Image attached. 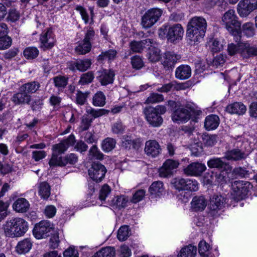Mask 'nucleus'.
Returning <instances> with one entry per match:
<instances>
[{"label": "nucleus", "instance_id": "nucleus-34", "mask_svg": "<svg viewBox=\"0 0 257 257\" xmlns=\"http://www.w3.org/2000/svg\"><path fill=\"white\" fill-rule=\"evenodd\" d=\"M115 250L114 247L107 246L101 248L96 252L92 257H115Z\"/></svg>", "mask_w": 257, "mask_h": 257}, {"label": "nucleus", "instance_id": "nucleus-21", "mask_svg": "<svg viewBox=\"0 0 257 257\" xmlns=\"http://www.w3.org/2000/svg\"><path fill=\"white\" fill-rule=\"evenodd\" d=\"M240 55L244 59L257 56V45H250L248 44L241 45Z\"/></svg>", "mask_w": 257, "mask_h": 257}, {"label": "nucleus", "instance_id": "nucleus-29", "mask_svg": "<svg viewBox=\"0 0 257 257\" xmlns=\"http://www.w3.org/2000/svg\"><path fill=\"white\" fill-rule=\"evenodd\" d=\"M180 58L179 55L176 54L173 52H167L164 54L163 64L168 68L172 67L174 66L177 60L180 59Z\"/></svg>", "mask_w": 257, "mask_h": 257}, {"label": "nucleus", "instance_id": "nucleus-26", "mask_svg": "<svg viewBox=\"0 0 257 257\" xmlns=\"http://www.w3.org/2000/svg\"><path fill=\"white\" fill-rule=\"evenodd\" d=\"M237 11L240 17L246 18L253 10L248 4L247 0H241L237 5Z\"/></svg>", "mask_w": 257, "mask_h": 257}, {"label": "nucleus", "instance_id": "nucleus-12", "mask_svg": "<svg viewBox=\"0 0 257 257\" xmlns=\"http://www.w3.org/2000/svg\"><path fill=\"white\" fill-rule=\"evenodd\" d=\"M40 41L41 47L44 50L52 48L55 44L54 34L50 29L44 31L41 34Z\"/></svg>", "mask_w": 257, "mask_h": 257}, {"label": "nucleus", "instance_id": "nucleus-31", "mask_svg": "<svg viewBox=\"0 0 257 257\" xmlns=\"http://www.w3.org/2000/svg\"><path fill=\"white\" fill-rule=\"evenodd\" d=\"M32 243L29 238H26L18 243L16 250L20 254L26 253L29 251Z\"/></svg>", "mask_w": 257, "mask_h": 257}, {"label": "nucleus", "instance_id": "nucleus-15", "mask_svg": "<svg viewBox=\"0 0 257 257\" xmlns=\"http://www.w3.org/2000/svg\"><path fill=\"white\" fill-rule=\"evenodd\" d=\"M248 155L238 148L228 150L224 154L223 158L230 161H238L244 160Z\"/></svg>", "mask_w": 257, "mask_h": 257}, {"label": "nucleus", "instance_id": "nucleus-41", "mask_svg": "<svg viewBox=\"0 0 257 257\" xmlns=\"http://www.w3.org/2000/svg\"><path fill=\"white\" fill-rule=\"evenodd\" d=\"M117 52L115 50L110 49L105 52H102L98 56L97 60L98 61H103L104 60L108 59L111 61L114 59L116 57Z\"/></svg>", "mask_w": 257, "mask_h": 257}, {"label": "nucleus", "instance_id": "nucleus-51", "mask_svg": "<svg viewBox=\"0 0 257 257\" xmlns=\"http://www.w3.org/2000/svg\"><path fill=\"white\" fill-rule=\"evenodd\" d=\"M110 110L104 109H95L92 107H89L86 109V112L91 115L94 118L99 117L103 115L107 114Z\"/></svg>", "mask_w": 257, "mask_h": 257}, {"label": "nucleus", "instance_id": "nucleus-38", "mask_svg": "<svg viewBox=\"0 0 257 257\" xmlns=\"http://www.w3.org/2000/svg\"><path fill=\"white\" fill-rule=\"evenodd\" d=\"M106 97L102 91L97 92L93 96L92 104L95 106L102 107L106 103Z\"/></svg>", "mask_w": 257, "mask_h": 257}, {"label": "nucleus", "instance_id": "nucleus-50", "mask_svg": "<svg viewBox=\"0 0 257 257\" xmlns=\"http://www.w3.org/2000/svg\"><path fill=\"white\" fill-rule=\"evenodd\" d=\"M203 143L205 146L207 147H212L216 144L217 142V136L215 135H205L202 137Z\"/></svg>", "mask_w": 257, "mask_h": 257}, {"label": "nucleus", "instance_id": "nucleus-62", "mask_svg": "<svg viewBox=\"0 0 257 257\" xmlns=\"http://www.w3.org/2000/svg\"><path fill=\"white\" fill-rule=\"evenodd\" d=\"M92 122V119H90L86 116H83L82 117L81 124L80 125V130L81 132L87 130L90 126Z\"/></svg>", "mask_w": 257, "mask_h": 257}, {"label": "nucleus", "instance_id": "nucleus-35", "mask_svg": "<svg viewBox=\"0 0 257 257\" xmlns=\"http://www.w3.org/2000/svg\"><path fill=\"white\" fill-rule=\"evenodd\" d=\"M196 253V247L190 244L181 249L178 257H194Z\"/></svg>", "mask_w": 257, "mask_h": 257}, {"label": "nucleus", "instance_id": "nucleus-53", "mask_svg": "<svg viewBox=\"0 0 257 257\" xmlns=\"http://www.w3.org/2000/svg\"><path fill=\"white\" fill-rule=\"evenodd\" d=\"M111 191V188L106 184H104L99 190V199L101 201H105Z\"/></svg>", "mask_w": 257, "mask_h": 257}, {"label": "nucleus", "instance_id": "nucleus-7", "mask_svg": "<svg viewBox=\"0 0 257 257\" xmlns=\"http://www.w3.org/2000/svg\"><path fill=\"white\" fill-rule=\"evenodd\" d=\"M226 198L220 195H214L210 198L208 207V214L212 217L219 215V211L223 209L226 203Z\"/></svg>", "mask_w": 257, "mask_h": 257}, {"label": "nucleus", "instance_id": "nucleus-23", "mask_svg": "<svg viewBox=\"0 0 257 257\" xmlns=\"http://www.w3.org/2000/svg\"><path fill=\"white\" fill-rule=\"evenodd\" d=\"M226 110L231 114L243 115L246 111V107L242 102H235L228 105Z\"/></svg>", "mask_w": 257, "mask_h": 257}, {"label": "nucleus", "instance_id": "nucleus-32", "mask_svg": "<svg viewBox=\"0 0 257 257\" xmlns=\"http://www.w3.org/2000/svg\"><path fill=\"white\" fill-rule=\"evenodd\" d=\"M92 64L90 59H78L74 63V66L79 71L84 72L88 70Z\"/></svg>", "mask_w": 257, "mask_h": 257}, {"label": "nucleus", "instance_id": "nucleus-4", "mask_svg": "<svg viewBox=\"0 0 257 257\" xmlns=\"http://www.w3.org/2000/svg\"><path fill=\"white\" fill-rule=\"evenodd\" d=\"M196 110L191 104H187L184 107L176 109L172 114V120L177 123H184L190 119L191 116L196 114Z\"/></svg>", "mask_w": 257, "mask_h": 257}, {"label": "nucleus", "instance_id": "nucleus-11", "mask_svg": "<svg viewBox=\"0 0 257 257\" xmlns=\"http://www.w3.org/2000/svg\"><path fill=\"white\" fill-rule=\"evenodd\" d=\"M179 162L172 159L167 160L159 169V175L161 177H169L171 176L174 170L178 167Z\"/></svg>", "mask_w": 257, "mask_h": 257}, {"label": "nucleus", "instance_id": "nucleus-52", "mask_svg": "<svg viewBox=\"0 0 257 257\" xmlns=\"http://www.w3.org/2000/svg\"><path fill=\"white\" fill-rule=\"evenodd\" d=\"M172 184L174 188L179 191L185 190L186 179L176 178L172 180Z\"/></svg>", "mask_w": 257, "mask_h": 257}, {"label": "nucleus", "instance_id": "nucleus-30", "mask_svg": "<svg viewBox=\"0 0 257 257\" xmlns=\"http://www.w3.org/2000/svg\"><path fill=\"white\" fill-rule=\"evenodd\" d=\"M40 84L39 82L33 81L23 84L20 87V90L25 91L27 94L34 93L39 89Z\"/></svg>", "mask_w": 257, "mask_h": 257}, {"label": "nucleus", "instance_id": "nucleus-28", "mask_svg": "<svg viewBox=\"0 0 257 257\" xmlns=\"http://www.w3.org/2000/svg\"><path fill=\"white\" fill-rule=\"evenodd\" d=\"M149 191L152 198L160 197L164 191L163 182L160 181L153 182L149 187Z\"/></svg>", "mask_w": 257, "mask_h": 257}, {"label": "nucleus", "instance_id": "nucleus-16", "mask_svg": "<svg viewBox=\"0 0 257 257\" xmlns=\"http://www.w3.org/2000/svg\"><path fill=\"white\" fill-rule=\"evenodd\" d=\"M166 37L171 42H174L177 40L181 39L184 33V30L179 24L174 25L167 29Z\"/></svg>", "mask_w": 257, "mask_h": 257}, {"label": "nucleus", "instance_id": "nucleus-5", "mask_svg": "<svg viewBox=\"0 0 257 257\" xmlns=\"http://www.w3.org/2000/svg\"><path fill=\"white\" fill-rule=\"evenodd\" d=\"M231 186L232 197L235 200L239 201L245 198L252 185L247 181H235Z\"/></svg>", "mask_w": 257, "mask_h": 257}, {"label": "nucleus", "instance_id": "nucleus-45", "mask_svg": "<svg viewBox=\"0 0 257 257\" xmlns=\"http://www.w3.org/2000/svg\"><path fill=\"white\" fill-rule=\"evenodd\" d=\"M103 154L96 145H93L89 151L88 157L90 160H101L103 159Z\"/></svg>", "mask_w": 257, "mask_h": 257}, {"label": "nucleus", "instance_id": "nucleus-1", "mask_svg": "<svg viewBox=\"0 0 257 257\" xmlns=\"http://www.w3.org/2000/svg\"><path fill=\"white\" fill-rule=\"evenodd\" d=\"M207 28V22L201 17L192 18L188 25L187 36L191 42H199L205 35Z\"/></svg>", "mask_w": 257, "mask_h": 257}, {"label": "nucleus", "instance_id": "nucleus-25", "mask_svg": "<svg viewBox=\"0 0 257 257\" xmlns=\"http://www.w3.org/2000/svg\"><path fill=\"white\" fill-rule=\"evenodd\" d=\"M28 201L24 198H19L13 204V208L17 212H26L30 208Z\"/></svg>", "mask_w": 257, "mask_h": 257}, {"label": "nucleus", "instance_id": "nucleus-47", "mask_svg": "<svg viewBox=\"0 0 257 257\" xmlns=\"http://www.w3.org/2000/svg\"><path fill=\"white\" fill-rule=\"evenodd\" d=\"M90 92L85 91L83 92L81 91H78L76 94V102L80 105H84L87 102V99L89 96Z\"/></svg>", "mask_w": 257, "mask_h": 257}, {"label": "nucleus", "instance_id": "nucleus-59", "mask_svg": "<svg viewBox=\"0 0 257 257\" xmlns=\"http://www.w3.org/2000/svg\"><path fill=\"white\" fill-rule=\"evenodd\" d=\"M198 189V183L195 180L186 179L185 190L196 191Z\"/></svg>", "mask_w": 257, "mask_h": 257}, {"label": "nucleus", "instance_id": "nucleus-57", "mask_svg": "<svg viewBox=\"0 0 257 257\" xmlns=\"http://www.w3.org/2000/svg\"><path fill=\"white\" fill-rule=\"evenodd\" d=\"M241 44H237V45L234 44L233 43H231L228 44L227 47V52L228 54L230 56H233L237 54V53H239L240 54V51H241Z\"/></svg>", "mask_w": 257, "mask_h": 257}, {"label": "nucleus", "instance_id": "nucleus-9", "mask_svg": "<svg viewBox=\"0 0 257 257\" xmlns=\"http://www.w3.org/2000/svg\"><path fill=\"white\" fill-rule=\"evenodd\" d=\"M107 170L105 166L100 163H94L88 170L90 178L96 182H101L104 178Z\"/></svg>", "mask_w": 257, "mask_h": 257}, {"label": "nucleus", "instance_id": "nucleus-19", "mask_svg": "<svg viewBox=\"0 0 257 257\" xmlns=\"http://www.w3.org/2000/svg\"><path fill=\"white\" fill-rule=\"evenodd\" d=\"M207 166L210 168H215L218 170L230 171L231 167L227 163L224 162L221 158H213L207 162Z\"/></svg>", "mask_w": 257, "mask_h": 257}, {"label": "nucleus", "instance_id": "nucleus-36", "mask_svg": "<svg viewBox=\"0 0 257 257\" xmlns=\"http://www.w3.org/2000/svg\"><path fill=\"white\" fill-rule=\"evenodd\" d=\"M92 46L82 40L79 41L75 48V51L79 55H84L90 51Z\"/></svg>", "mask_w": 257, "mask_h": 257}, {"label": "nucleus", "instance_id": "nucleus-56", "mask_svg": "<svg viewBox=\"0 0 257 257\" xmlns=\"http://www.w3.org/2000/svg\"><path fill=\"white\" fill-rule=\"evenodd\" d=\"M12 39L8 36L0 37V50H4L9 48L12 45Z\"/></svg>", "mask_w": 257, "mask_h": 257}, {"label": "nucleus", "instance_id": "nucleus-39", "mask_svg": "<svg viewBox=\"0 0 257 257\" xmlns=\"http://www.w3.org/2000/svg\"><path fill=\"white\" fill-rule=\"evenodd\" d=\"M116 141L111 138L105 139L101 143V148L105 152H109L115 147Z\"/></svg>", "mask_w": 257, "mask_h": 257}, {"label": "nucleus", "instance_id": "nucleus-58", "mask_svg": "<svg viewBox=\"0 0 257 257\" xmlns=\"http://www.w3.org/2000/svg\"><path fill=\"white\" fill-rule=\"evenodd\" d=\"M55 86L58 88H64L67 84V79L64 76H58L54 78Z\"/></svg>", "mask_w": 257, "mask_h": 257}, {"label": "nucleus", "instance_id": "nucleus-10", "mask_svg": "<svg viewBox=\"0 0 257 257\" xmlns=\"http://www.w3.org/2000/svg\"><path fill=\"white\" fill-rule=\"evenodd\" d=\"M144 113L148 123L153 127H159L163 123V119L159 115L152 107H147L144 109Z\"/></svg>", "mask_w": 257, "mask_h": 257}, {"label": "nucleus", "instance_id": "nucleus-64", "mask_svg": "<svg viewBox=\"0 0 257 257\" xmlns=\"http://www.w3.org/2000/svg\"><path fill=\"white\" fill-rule=\"evenodd\" d=\"M131 63L133 67L136 69H140L144 66V63L142 58L137 55L132 58Z\"/></svg>", "mask_w": 257, "mask_h": 257}, {"label": "nucleus", "instance_id": "nucleus-6", "mask_svg": "<svg viewBox=\"0 0 257 257\" xmlns=\"http://www.w3.org/2000/svg\"><path fill=\"white\" fill-rule=\"evenodd\" d=\"M163 11L161 9L154 8L148 10L142 16L141 25L145 29L152 27L159 20Z\"/></svg>", "mask_w": 257, "mask_h": 257}, {"label": "nucleus", "instance_id": "nucleus-18", "mask_svg": "<svg viewBox=\"0 0 257 257\" xmlns=\"http://www.w3.org/2000/svg\"><path fill=\"white\" fill-rule=\"evenodd\" d=\"M154 41L152 39H147L139 41H134L130 43L131 49L136 53H141L145 49L150 48L152 47Z\"/></svg>", "mask_w": 257, "mask_h": 257}, {"label": "nucleus", "instance_id": "nucleus-49", "mask_svg": "<svg viewBox=\"0 0 257 257\" xmlns=\"http://www.w3.org/2000/svg\"><path fill=\"white\" fill-rule=\"evenodd\" d=\"M39 53V51L36 47H29L26 48L24 51L25 57L28 59H33L36 58Z\"/></svg>", "mask_w": 257, "mask_h": 257}, {"label": "nucleus", "instance_id": "nucleus-46", "mask_svg": "<svg viewBox=\"0 0 257 257\" xmlns=\"http://www.w3.org/2000/svg\"><path fill=\"white\" fill-rule=\"evenodd\" d=\"M59 155L58 154L53 153L51 158L49 162L50 167L65 166V164L63 162V158L59 157Z\"/></svg>", "mask_w": 257, "mask_h": 257}, {"label": "nucleus", "instance_id": "nucleus-14", "mask_svg": "<svg viewBox=\"0 0 257 257\" xmlns=\"http://www.w3.org/2000/svg\"><path fill=\"white\" fill-rule=\"evenodd\" d=\"M206 167L203 164L192 163L183 169V172L187 176H199L206 170Z\"/></svg>", "mask_w": 257, "mask_h": 257}, {"label": "nucleus", "instance_id": "nucleus-3", "mask_svg": "<svg viewBox=\"0 0 257 257\" xmlns=\"http://www.w3.org/2000/svg\"><path fill=\"white\" fill-rule=\"evenodd\" d=\"M222 23L226 29L234 36L235 41H240L241 23L238 21L234 10L230 9L225 13L222 18Z\"/></svg>", "mask_w": 257, "mask_h": 257}, {"label": "nucleus", "instance_id": "nucleus-22", "mask_svg": "<svg viewBox=\"0 0 257 257\" xmlns=\"http://www.w3.org/2000/svg\"><path fill=\"white\" fill-rule=\"evenodd\" d=\"M206 205L207 201L202 196L194 197L191 202V208L196 212L203 211Z\"/></svg>", "mask_w": 257, "mask_h": 257}, {"label": "nucleus", "instance_id": "nucleus-48", "mask_svg": "<svg viewBox=\"0 0 257 257\" xmlns=\"http://www.w3.org/2000/svg\"><path fill=\"white\" fill-rule=\"evenodd\" d=\"M94 78V74L92 71H89L83 73L80 78L79 83L84 85L91 83Z\"/></svg>", "mask_w": 257, "mask_h": 257}, {"label": "nucleus", "instance_id": "nucleus-40", "mask_svg": "<svg viewBox=\"0 0 257 257\" xmlns=\"http://www.w3.org/2000/svg\"><path fill=\"white\" fill-rule=\"evenodd\" d=\"M128 201V198L124 196H117L111 200V204L118 209H121L126 206Z\"/></svg>", "mask_w": 257, "mask_h": 257}, {"label": "nucleus", "instance_id": "nucleus-13", "mask_svg": "<svg viewBox=\"0 0 257 257\" xmlns=\"http://www.w3.org/2000/svg\"><path fill=\"white\" fill-rule=\"evenodd\" d=\"M115 73L110 69H102L97 71L96 79L102 85L105 86L113 82Z\"/></svg>", "mask_w": 257, "mask_h": 257}, {"label": "nucleus", "instance_id": "nucleus-27", "mask_svg": "<svg viewBox=\"0 0 257 257\" xmlns=\"http://www.w3.org/2000/svg\"><path fill=\"white\" fill-rule=\"evenodd\" d=\"M219 118L217 115L210 114L206 117L204 127L208 131L216 129L219 125Z\"/></svg>", "mask_w": 257, "mask_h": 257}, {"label": "nucleus", "instance_id": "nucleus-61", "mask_svg": "<svg viewBox=\"0 0 257 257\" xmlns=\"http://www.w3.org/2000/svg\"><path fill=\"white\" fill-rule=\"evenodd\" d=\"M63 162L65 166L67 165H74L78 161V157L76 154L71 153L63 157Z\"/></svg>", "mask_w": 257, "mask_h": 257}, {"label": "nucleus", "instance_id": "nucleus-63", "mask_svg": "<svg viewBox=\"0 0 257 257\" xmlns=\"http://www.w3.org/2000/svg\"><path fill=\"white\" fill-rule=\"evenodd\" d=\"M145 191L143 189H140L137 191L133 196L131 202L134 203H137L144 198L145 195Z\"/></svg>", "mask_w": 257, "mask_h": 257}, {"label": "nucleus", "instance_id": "nucleus-42", "mask_svg": "<svg viewBox=\"0 0 257 257\" xmlns=\"http://www.w3.org/2000/svg\"><path fill=\"white\" fill-rule=\"evenodd\" d=\"M240 30L242 33L247 37H251L255 34L254 25L251 22H247L243 24Z\"/></svg>", "mask_w": 257, "mask_h": 257}, {"label": "nucleus", "instance_id": "nucleus-33", "mask_svg": "<svg viewBox=\"0 0 257 257\" xmlns=\"http://www.w3.org/2000/svg\"><path fill=\"white\" fill-rule=\"evenodd\" d=\"M210 246L205 241L201 240L198 244V251L201 257H214L210 252Z\"/></svg>", "mask_w": 257, "mask_h": 257}, {"label": "nucleus", "instance_id": "nucleus-2", "mask_svg": "<svg viewBox=\"0 0 257 257\" xmlns=\"http://www.w3.org/2000/svg\"><path fill=\"white\" fill-rule=\"evenodd\" d=\"M3 228L6 236L20 237L23 235L28 229L27 222L22 218H15L6 222Z\"/></svg>", "mask_w": 257, "mask_h": 257}, {"label": "nucleus", "instance_id": "nucleus-37", "mask_svg": "<svg viewBox=\"0 0 257 257\" xmlns=\"http://www.w3.org/2000/svg\"><path fill=\"white\" fill-rule=\"evenodd\" d=\"M50 186L46 182H42L39 184L38 192L42 198L48 199L50 195Z\"/></svg>", "mask_w": 257, "mask_h": 257}, {"label": "nucleus", "instance_id": "nucleus-17", "mask_svg": "<svg viewBox=\"0 0 257 257\" xmlns=\"http://www.w3.org/2000/svg\"><path fill=\"white\" fill-rule=\"evenodd\" d=\"M144 151L147 156L155 158L161 153V148L156 141L149 140L145 143Z\"/></svg>", "mask_w": 257, "mask_h": 257}, {"label": "nucleus", "instance_id": "nucleus-43", "mask_svg": "<svg viewBox=\"0 0 257 257\" xmlns=\"http://www.w3.org/2000/svg\"><path fill=\"white\" fill-rule=\"evenodd\" d=\"M149 53H148L147 57L148 59L152 62H156L160 60L161 58L160 50L158 48L150 47Z\"/></svg>", "mask_w": 257, "mask_h": 257}, {"label": "nucleus", "instance_id": "nucleus-24", "mask_svg": "<svg viewBox=\"0 0 257 257\" xmlns=\"http://www.w3.org/2000/svg\"><path fill=\"white\" fill-rule=\"evenodd\" d=\"M191 75V69L187 65H181L178 67L175 71V76L177 79L185 80Z\"/></svg>", "mask_w": 257, "mask_h": 257}, {"label": "nucleus", "instance_id": "nucleus-44", "mask_svg": "<svg viewBox=\"0 0 257 257\" xmlns=\"http://www.w3.org/2000/svg\"><path fill=\"white\" fill-rule=\"evenodd\" d=\"M131 235V230L128 225L121 226L117 231V237L119 240H125Z\"/></svg>", "mask_w": 257, "mask_h": 257}, {"label": "nucleus", "instance_id": "nucleus-60", "mask_svg": "<svg viewBox=\"0 0 257 257\" xmlns=\"http://www.w3.org/2000/svg\"><path fill=\"white\" fill-rule=\"evenodd\" d=\"M52 150L54 153L61 155L64 153L67 150V146L62 141L59 143L54 145L52 147Z\"/></svg>", "mask_w": 257, "mask_h": 257}, {"label": "nucleus", "instance_id": "nucleus-8", "mask_svg": "<svg viewBox=\"0 0 257 257\" xmlns=\"http://www.w3.org/2000/svg\"><path fill=\"white\" fill-rule=\"evenodd\" d=\"M52 228V225L49 221L42 220L35 224L33 233L37 239L46 238L49 235Z\"/></svg>", "mask_w": 257, "mask_h": 257}, {"label": "nucleus", "instance_id": "nucleus-20", "mask_svg": "<svg viewBox=\"0 0 257 257\" xmlns=\"http://www.w3.org/2000/svg\"><path fill=\"white\" fill-rule=\"evenodd\" d=\"M11 100L15 105L29 104L31 101V96L19 89L18 92L13 95Z\"/></svg>", "mask_w": 257, "mask_h": 257}, {"label": "nucleus", "instance_id": "nucleus-55", "mask_svg": "<svg viewBox=\"0 0 257 257\" xmlns=\"http://www.w3.org/2000/svg\"><path fill=\"white\" fill-rule=\"evenodd\" d=\"M178 88V85L176 84V82L173 81L171 82L170 83L166 84L164 85H163L161 87H158L157 89V90L158 91L163 92V93H167L169 91H170L173 89H177Z\"/></svg>", "mask_w": 257, "mask_h": 257}, {"label": "nucleus", "instance_id": "nucleus-54", "mask_svg": "<svg viewBox=\"0 0 257 257\" xmlns=\"http://www.w3.org/2000/svg\"><path fill=\"white\" fill-rule=\"evenodd\" d=\"M97 38V36L92 28H90L85 33L84 38L83 40L87 43H89L91 46L93 42Z\"/></svg>", "mask_w": 257, "mask_h": 257}]
</instances>
